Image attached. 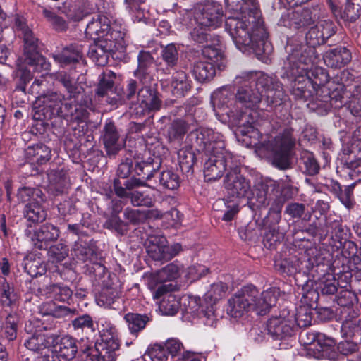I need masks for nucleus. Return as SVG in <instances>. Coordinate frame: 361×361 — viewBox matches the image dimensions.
Segmentation results:
<instances>
[{"instance_id": "nucleus-62", "label": "nucleus", "mask_w": 361, "mask_h": 361, "mask_svg": "<svg viewBox=\"0 0 361 361\" xmlns=\"http://www.w3.org/2000/svg\"><path fill=\"white\" fill-rule=\"evenodd\" d=\"M14 300L13 290L8 284L3 286V293L1 297L2 302L9 306Z\"/></svg>"}, {"instance_id": "nucleus-8", "label": "nucleus", "mask_w": 361, "mask_h": 361, "mask_svg": "<svg viewBox=\"0 0 361 361\" xmlns=\"http://www.w3.org/2000/svg\"><path fill=\"white\" fill-rule=\"evenodd\" d=\"M15 27L20 31L24 41L25 63L32 68L34 72L40 73V78L49 75L51 64L37 51V39L28 27L24 17H15Z\"/></svg>"}, {"instance_id": "nucleus-57", "label": "nucleus", "mask_w": 361, "mask_h": 361, "mask_svg": "<svg viewBox=\"0 0 361 361\" xmlns=\"http://www.w3.org/2000/svg\"><path fill=\"white\" fill-rule=\"evenodd\" d=\"M74 255L80 260L86 261L90 259L92 255V250L90 247L83 246L82 244H76L75 245Z\"/></svg>"}, {"instance_id": "nucleus-7", "label": "nucleus", "mask_w": 361, "mask_h": 361, "mask_svg": "<svg viewBox=\"0 0 361 361\" xmlns=\"http://www.w3.org/2000/svg\"><path fill=\"white\" fill-rule=\"evenodd\" d=\"M335 32L336 25L333 21L328 19L319 20L317 25L312 27L306 34L305 44L289 45L290 49H292L290 61H295L298 56H304V54H307L306 61H314L317 53L316 47L325 43Z\"/></svg>"}, {"instance_id": "nucleus-43", "label": "nucleus", "mask_w": 361, "mask_h": 361, "mask_svg": "<svg viewBox=\"0 0 361 361\" xmlns=\"http://www.w3.org/2000/svg\"><path fill=\"white\" fill-rule=\"evenodd\" d=\"M361 15V0H350L347 2L344 17L350 21H355Z\"/></svg>"}, {"instance_id": "nucleus-55", "label": "nucleus", "mask_w": 361, "mask_h": 361, "mask_svg": "<svg viewBox=\"0 0 361 361\" xmlns=\"http://www.w3.org/2000/svg\"><path fill=\"white\" fill-rule=\"evenodd\" d=\"M340 201L347 208L353 206V186H347L343 190H341L338 194Z\"/></svg>"}, {"instance_id": "nucleus-56", "label": "nucleus", "mask_w": 361, "mask_h": 361, "mask_svg": "<svg viewBox=\"0 0 361 361\" xmlns=\"http://www.w3.org/2000/svg\"><path fill=\"white\" fill-rule=\"evenodd\" d=\"M74 329H93L92 318L87 314H83L72 322Z\"/></svg>"}, {"instance_id": "nucleus-34", "label": "nucleus", "mask_w": 361, "mask_h": 361, "mask_svg": "<svg viewBox=\"0 0 361 361\" xmlns=\"http://www.w3.org/2000/svg\"><path fill=\"white\" fill-rule=\"evenodd\" d=\"M182 300H183L182 318L190 321L200 316V298L199 297L184 295L182 297Z\"/></svg>"}, {"instance_id": "nucleus-30", "label": "nucleus", "mask_w": 361, "mask_h": 361, "mask_svg": "<svg viewBox=\"0 0 361 361\" xmlns=\"http://www.w3.org/2000/svg\"><path fill=\"white\" fill-rule=\"evenodd\" d=\"M103 141L106 152L110 155L116 154L124 145L123 140L120 139L116 127L111 123L105 125Z\"/></svg>"}, {"instance_id": "nucleus-9", "label": "nucleus", "mask_w": 361, "mask_h": 361, "mask_svg": "<svg viewBox=\"0 0 361 361\" xmlns=\"http://www.w3.org/2000/svg\"><path fill=\"white\" fill-rule=\"evenodd\" d=\"M197 28L200 32L206 29L215 30L221 26L224 10L221 4L214 0H205L196 4L191 10Z\"/></svg>"}, {"instance_id": "nucleus-17", "label": "nucleus", "mask_w": 361, "mask_h": 361, "mask_svg": "<svg viewBox=\"0 0 361 361\" xmlns=\"http://www.w3.org/2000/svg\"><path fill=\"white\" fill-rule=\"evenodd\" d=\"M268 333L276 340H283L290 337L294 331L293 314L283 312L279 317H272L267 322Z\"/></svg>"}, {"instance_id": "nucleus-1", "label": "nucleus", "mask_w": 361, "mask_h": 361, "mask_svg": "<svg viewBox=\"0 0 361 361\" xmlns=\"http://www.w3.org/2000/svg\"><path fill=\"white\" fill-rule=\"evenodd\" d=\"M243 80L235 94V106L246 111H238L241 121L238 125L239 132L244 136L243 141L262 157L267 156L272 164L279 169H286L289 165L290 152L295 145L293 130L284 128L274 138L267 142V137L260 135L257 126L264 112L259 110L263 94L269 105H279L284 99L285 92L281 84L273 82L272 78L261 73H251L239 77ZM238 79V78H237Z\"/></svg>"}, {"instance_id": "nucleus-48", "label": "nucleus", "mask_w": 361, "mask_h": 361, "mask_svg": "<svg viewBox=\"0 0 361 361\" xmlns=\"http://www.w3.org/2000/svg\"><path fill=\"white\" fill-rule=\"evenodd\" d=\"M162 58L170 66H173L178 61V49L174 44H169L162 50Z\"/></svg>"}, {"instance_id": "nucleus-53", "label": "nucleus", "mask_w": 361, "mask_h": 361, "mask_svg": "<svg viewBox=\"0 0 361 361\" xmlns=\"http://www.w3.org/2000/svg\"><path fill=\"white\" fill-rule=\"evenodd\" d=\"M51 185H53L56 192L60 193L63 192L64 188L66 186L67 182L65 174L61 172L51 173L49 176Z\"/></svg>"}, {"instance_id": "nucleus-19", "label": "nucleus", "mask_w": 361, "mask_h": 361, "mask_svg": "<svg viewBox=\"0 0 361 361\" xmlns=\"http://www.w3.org/2000/svg\"><path fill=\"white\" fill-rule=\"evenodd\" d=\"M315 16L311 8L299 7L283 14L279 23L284 27L297 30L310 25Z\"/></svg>"}, {"instance_id": "nucleus-15", "label": "nucleus", "mask_w": 361, "mask_h": 361, "mask_svg": "<svg viewBox=\"0 0 361 361\" xmlns=\"http://www.w3.org/2000/svg\"><path fill=\"white\" fill-rule=\"evenodd\" d=\"M224 184L228 192L233 197L248 200L251 183L250 180L240 173V169L238 165L231 167V171L226 173Z\"/></svg>"}, {"instance_id": "nucleus-5", "label": "nucleus", "mask_w": 361, "mask_h": 361, "mask_svg": "<svg viewBox=\"0 0 361 361\" xmlns=\"http://www.w3.org/2000/svg\"><path fill=\"white\" fill-rule=\"evenodd\" d=\"M60 81L69 94L68 99L57 92H51L43 97V104L49 108L53 114L70 117L71 121L81 122L87 118V109L90 102L85 100L83 104L79 103L83 98L81 88L75 85L74 79L68 75L61 76Z\"/></svg>"}, {"instance_id": "nucleus-33", "label": "nucleus", "mask_w": 361, "mask_h": 361, "mask_svg": "<svg viewBox=\"0 0 361 361\" xmlns=\"http://www.w3.org/2000/svg\"><path fill=\"white\" fill-rule=\"evenodd\" d=\"M56 341L55 336L45 334H35L25 342L26 348L34 352H39L51 348Z\"/></svg>"}, {"instance_id": "nucleus-51", "label": "nucleus", "mask_w": 361, "mask_h": 361, "mask_svg": "<svg viewBox=\"0 0 361 361\" xmlns=\"http://www.w3.org/2000/svg\"><path fill=\"white\" fill-rule=\"evenodd\" d=\"M138 68L137 70V75L145 74L146 68L153 63V58L149 52L141 51L138 57Z\"/></svg>"}, {"instance_id": "nucleus-54", "label": "nucleus", "mask_w": 361, "mask_h": 361, "mask_svg": "<svg viewBox=\"0 0 361 361\" xmlns=\"http://www.w3.org/2000/svg\"><path fill=\"white\" fill-rule=\"evenodd\" d=\"M147 356L151 361H167V356L164 349L159 345H155L149 349Z\"/></svg>"}, {"instance_id": "nucleus-45", "label": "nucleus", "mask_w": 361, "mask_h": 361, "mask_svg": "<svg viewBox=\"0 0 361 361\" xmlns=\"http://www.w3.org/2000/svg\"><path fill=\"white\" fill-rule=\"evenodd\" d=\"M30 150H33V161H36L38 164H43L48 161L51 158V149L46 145H37Z\"/></svg>"}, {"instance_id": "nucleus-31", "label": "nucleus", "mask_w": 361, "mask_h": 361, "mask_svg": "<svg viewBox=\"0 0 361 361\" xmlns=\"http://www.w3.org/2000/svg\"><path fill=\"white\" fill-rule=\"evenodd\" d=\"M216 65L207 61H194L190 64V71L195 78L200 82L212 80L216 75Z\"/></svg>"}, {"instance_id": "nucleus-58", "label": "nucleus", "mask_w": 361, "mask_h": 361, "mask_svg": "<svg viewBox=\"0 0 361 361\" xmlns=\"http://www.w3.org/2000/svg\"><path fill=\"white\" fill-rule=\"evenodd\" d=\"M336 348L341 353L348 355L356 351L357 346L354 342L345 340L341 341L338 344Z\"/></svg>"}, {"instance_id": "nucleus-14", "label": "nucleus", "mask_w": 361, "mask_h": 361, "mask_svg": "<svg viewBox=\"0 0 361 361\" xmlns=\"http://www.w3.org/2000/svg\"><path fill=\"white\" fill-rule=\"evenodd\" d=\"M279 192V183L267 178L257 179L251 189L247 202L250 207H266L271 196L277 197Z\"/></svg>"}, {"instance_id": "nucleus-27", "label": "nucleus", "mask_w": 361, "mask_h": 361, "mask_svg": "<svg viewBox=\"0 0 361 361\" xmlns=\"http://www.w3.org/2000/svg\"><path fill=\"white\" fill-rule=\"evenodd\" d=\"M111 42L104 40L94 41L89 47L88 56L98 66H104L108 61L109 51L111 49Z\"/></svg>"}, {"instance_id": "nucleus-44", "label": "nucleus", "mask_w": 361, "mask_h": 361, "mask_svg": "<svg viewBox=\"0 0 361 361\" xmlns=\"http://www.w3.org/2000/svg\"><path fill=\"white\" fill-rule=\"evenodd\" d=\"M68 248L61 243L51 246L49 251V260L52 263H59L62 262L68 256Z\"/></svg>"}, {"instance_id": "nucleus-16", "label": "nucleus", "mask_w": 361, "mask_h": 361, "mask_svg": "<svg viewBox=\"0 0 361 361\" xmlns=\"http://www.w3.org/2000/svg\"><path fill=\"white\" fill-rule=\"evenodd\" d=\"M312 341L307 343L301 336V341L304 344L307 345L309 354L317 359L334 360L336 357V346L335 341L326 337L325 335L319 334L317 337L314 334H310Z\"/></svg>"}, {"instance_id": "nucleus-46", "label": "nucleus", "mask_w": 361, "mask_h": 361, "mask_svg": "<svg viewBox=\"0 0 361 361\" xmlns=\"http://www.w3.org/2000/svg\"><path fill=\"white\" fill-rule=\"evenodd\" d=\"M165 348L173 361H180V341L177 338H170L165 341Z\"/></svg>"}, {"instance_id": "nucleus-61", "label": "nucleus", "mask_w": 361, "mask_h": 361, "mask_svg": "<svg viewBox=\"0 0 361 361\" xmlns=\"http://www.w3.org/2000/svg\"><path fill=\"white\" fill-rule=\"evenodd\" d=\"M116 351L102 348L99 357L95 360H92V361H116L117 357Z\"/></svg>"}, {"instance_id": "nucleus-59", "label": "nucleus", "mask_w": 361, "mask_h": 361, "mask_svg": "<svg viewBox=\"0 0 361 361\" xmlns=\"http://www.w3.org/2000/svg\"><path fill=\"white\" fill-rule=\"evenodd\" d=\"M151 164H152L151 159H149V160L147 161L137 162L136 165H135V170H136V173H137V175L140 176L141 174H146V173L144 171V170H145V169H147V171L150 172V173H149V174L147 173V179L150 178L153 176V174L152 173L154 171V169H151L152 168Z\"/></svg>"}, {"instance_id": "nucleus-36", "label": "nucleus", "mask_w": 361, "mask_h": 361, "mask_svg": "<svg viewBox=\"0 0 361 361\" xmlns=\"http://www.w3.org/2000/svg\"><path fill=\"white\" fill-rule=\"evenodd\" d=\"M326 226L331 229V237L341 243L342 240H347L348 229L341 225L339 219L331 220V217H329L326 220Z\"/></svg>"}, {"instance_id": "nucleus-40", "label": "nucleus", "mask_w": 361, "mask_h": 361, "mask_svg": "<svg viewBox=\"0 0 361 361\" xmlns=\"http://www.w3.org/2000/svg\"><path fill=\"white\" fill-rule=\"evenodd\" d=\"M209 269L202 264H196L190 267L185 273V283L183 286H188L192 282L200 279L202 276L207 274Z\"/></svg>"}, {"instance_id": "nucleus-39", "label": "nucleus", "mask_w": 361, "mask_h": 361, "mask_svg": "<svg viewBox=\"0 0 361 361\" xmlns=\"http://www.w3.org/2000/svg\"><path fill=\"white\" fill-rule=\"evenodd\" d=\"M126 31L123 19H116L110 24L108 37L105 39L109 42H119L124 38Z\"/></svg>"}, {"instance_id": "nucleus-22", "label": "nucleus", "mask_w": 361, "mask_h": 361, "mask_svg": "<svg viewBox=\"0 0 361 361\" xmlns=\"http://www.w3.org/2000/svg\"><path fill=\"white\" fill-rule=\"evenodd\" d=\"M98 326H99L102 338V343L99 344L100 347L110 350H118L120 344L115 326L105 318L99 319Z\"/></svg>"}, {"instance_id": "nucleus-11", "label": "nucleus", "mask_w": 361, "mask_h": 361, "mask_svg": "<svg viewBox=\"0 0 361 361\" xmlns=\"http://www.w3.org/2000/svg\"><path fill=\"white\" fill-rule=\"evenodd\" d=\"M190 35L197 43H207L202 49L203 58L208 62L215 63L218 69H222L224 67V54L219 38L209 35L206 32H200L197 27L193 29Z\"/></svg>"}, {"instance_id": "nucleus-50", "label": "nucleus", "mask_w": 361, "mask_h": 361, "mask_svg": "<svg viewBox=\"0 0 361 361\" xmlns=\"http://www.w3.org/2000/svg\"><path fill=\"white\" fill-rule=\"evenodd\" d=\"M131 202L135 207H151L152 200L150 197L139 191H134L130 195Z\"/></svg>"}, {"instance_id": "nucleus-23", "label": "nucleus", "mask_w": 361, "mask_h": 361, "mask_svg": "<svg viewBox=\"0 0 361 361\" xmlns=\"http://www.w3.org/2000/svg\"><path fill=\"white\" fill-rule=\"evenodd\" d=\"M109 27V20L104 16H98L87 24L85 35L93 41L104 40L108 37Z\"/></svg>"}, {"instance_id": "nucleus-3", "label": "nucleus", "mask_w": 361, "mask_h": 361, "mask_svg": "<svg viewBox=\"0 0 361 361\" xmlns=\"http://www.w3.org/2000/svg\"><path fill=\"white\" fill-rule=\"evenodd\" d=\"M199 150L202 152L204 176L206 181L220 178L224 173L231 171L233 164L230 154L224 151L222 135L211 128H202L196 133Z\"/></svg>"}, {"instance_id": "nucleus-13", "label": "nucleus", "mask_w": 361, "mask_h": 361, "mask_svg": "<svg viewBox=\"0 0 361 361\" xmlns=\"http://www.w3.org/2000/svg\"><path fill=\"white\" fill-rule=\"evenodd\" d=\"M233 99V92L227 87H221L216 90L211 97V102L216 116L226 115L229 121L238 126L242 118L238 116L235 101L234 102Z\"/></svg>"}, {"instance_id": "nucleus-35", "label": "nucleus", "mask_w": 361, "mask_h": 361, "mask_svg": "<svg viewBox=\"0 0 361 361\" xmlns=\"http://www.w3.org/2000/svg\"><path fill=\"white\" fill-rule=\"evenodd\" d=\"M72 294V290L68 286L59 284L48 286L45 293L47 298L63 302H68Z\"/></svg>"}, {"instance_id": "nucleus-52", "label": "nucleus", "mask_w": 361, "mask_h": 361, "mask_svg": "<svg viewBox=\"0 0 361 361\" xmlns=\"http://www.w3.org/2000/svg\"><path fill=\"white\" fill-rule=\"evenodd\" d=\"M305 211V207L303 204L292 202L287 204L285 213L288 214L291 218L299 219L301 218Z\"/></svg>"}, {"instance_id": "nucleus-60", "label": "nucleus", "mask_w": 361, "mask_h": 361, "mask_svg": "<svg viewBox=\"0 0 361 361\" xmlns=\"http://www.w3.org/2000/svg\"><path fill=\"white\" fill-rule=\"evenodd\" d=\"M283 201H282L281 199H276L269 209V214H273L274 215L276 223H279L281 220V212L283 208Z\"/></svg>"}, {"instance_id": "nucleus-4", "label": "nucleus", "mask_w": 361, "mask_h": 361, "mask_svg": "<svg viewBox=\"0 0 361 361\" xmlns=\"http://www.w3.org/2000/svg\"><path fill=\"white\" fill-rule=\"evenodd\" d=\"M291 55L292 49H290L283 68L284 75L291 81L290 85L293 94L296 97L303 96L309 84L317 87L329 85L327 88L330 90L328 73L324 68L316 66L319 61L317 53L314 61H306L307 54H304V56H298L295 61L291 62L290 60Z\"/></svg>"}, {"instance_id": "nucleus-29", "label": "nucleus", "mask_w": 361, "mask_h": 361, "mask_svg": "<svg viewBox=\"0 0 361 361\" xmlns=\"http://www.w3.org/2000/svg\"><path fill=\"white\" fill-rule=\"evenodd\" d=\"M56 341L51 345L53 350L59 354V356L66 359H73L78 352L75 340L69 336L61 338L55 336Z\"/></svg>"}, {"instance_id": "nucleus-37", "label": "nucleus", "mask_w": 361, "mask_h": 361, "mask_svg": "<svg viewBox=\"0 0 361 361\" xmlns=\"http://www.w3.org/2000/svg\"><path fill=\"white\" fill-rule=\"evenodd\" d=\"M124 319L131 334H136L145 327L147 317L139 314L128 313L125 315Z\"/></svg>"}, {"instance_id": "nucleus-25", "label": "nucleus", "mask_w": 361, "mask_h": 361, "mask_svg": "<svg viewBox=\"0 0 361 361\" xmlns=\"http://www.w3.org/2000/svg\"><path fill=\"white\" fill-rule=\"evenodd\" d=\"M97 304L104 308L121 310L122 308V299L119 296V292L116 288L106 287L97 295L95 298Z\"/></svg>"}, {"instance_id": "nucleus-64", "label": "nucleus", "mask_w": 361, "mask_h": 361, "mask_svg": "<svg viewBox=\"0 0 361 361\" xmlns=\"http://www.w3.org/2000/svg\"><path fill=\"white\" fill-rule=\"evenodd\" d=\"M18 73H20V81L23 83V86L21 87V90L23 91L25 90V85L28 83L32 78L33 75L31 73L30 68L27 69V68H19Z\"/></svg>"}, {"instance_id": "nucleus-20", "label": "nucleus", "mask_w": 361, "mask_h": 361, "mask_svg": "<svg viewBox=\"0 0 361 361\" xmlns=\"http://www.w3.org/2000/svg\"><path fill=\"white\" fill-rule=\"evenodd\" d=\"M163 297L159 304V310L163 315L172 316L176 314L180 304V296L178 291L169 290L166 285H161L153 293L154 299Z\"/></svg>"}, {"instance_id": "nucleus-21", "label": "nucleus", "mask_w": 361, "mask_h": 361, "mask_svg": "<svg viewBox=\"0 0 361 361\" xmlns=\"http://www.w3.org/2000/svg\"><path fill=\"white\" fill-rule=\"evenodd\" d=\"M147 252L154 260H169L175 255L173 250L167 245L163 236H153L149 238Z\"/></svg>"}, {"instance_id": "nucleus-6", "label": "nucleus", "mask_w": 361, "mask_h": 361, "mask_svg": "<svg viewBox=\"0 0 361 361\" xmlns=\"http://www.w3.org/2000/svg\"><path fill=\"white\" fill-rule=\"evenodd\" d=\"M279 290L269 288L262 293L252 285L243 286L228 301L227 314L234 318H239L250 310L256 311L258 314H265L276 305Z\"/></svg>"}, {"instance_id": "nucleus-41", "label": "nucleus", "mask_w": 361, "mask_h": 361, "mask_svg": "<svg viewBox=\"0 0 361 361\" xmlns=\"http://www.w3.org/2000/svg\"><path fill=\"white\" fill-rule=\"evenodd\" d=\"M295 326L299 327H307L312 323V312L307 306H300L297 309L296 313L293 314Z\"/></svg>"}, {"instance_id": "nucleus-63", "label": "nucleus", "mask_w": 361, "mask_h": 361, "mask_svg": "<svg viewBox=\"0 0 361 361\" xmlns=\"http://www.w3.org/2000/svg\"><path fill=\"white\" fill-rule=\"evenodd\" d=\"M73 313L72 310L64 305H59L51 310L49 314H52L56 318H63L71 315Z\"/></svg>"}, {"instance_id": "nucleus-49", "label": "nucleus", "mask_w": 361, "mask_h": 361, "mask_svg": "<svg viewBox=\"0 0 361 361\" xmlns=\"http://www.w3.org/2000/svg\"><path fill=\"white\" fill-rule=\"evenodd\" d=\"M302 160L307 174L312 176L319 172V166L312 153L307 152L303 156Z\"/></svg>"}, {"instance_id": "nucleus-26", "label": "nucleus", "mask_w": 361, "mask_h": 361, "mask_svg": "<svg viewBox=\"0 0 361 361\" xmlns=\"http://www.w3.org/2000/svg\"><path fill=\"white\" fill-rule=\"evenodd\" d=\"M83 46L79 44H71L53 54L54 61L61 66L78 61L82 57Z\"/></svg>"}, {"instance_id": "nucleus-10", "label": "nucleus", "mask_w": 361, "mask_h": 361, "mask_svg": "<svg viewBox=\"0 0 361 361\" xmlns=\"http://www.w3.org/2000/svg\"><path fill=\"white\" fill-rule=\"evenodd\" d=\"M115 73L111 71L104 72L99 77V82L97 88V94L100 97L107 96L111 100L108 101L110 104H117L118 102H125L131 99L136 93L137 85L133 80L128 82L126 90L118 91L116 96L110 97V95L115 94L114 92Z\"/></svg>"}, {"instance_id": "nucleus-18", "label": "nucleus", "mask_w": 361, "mask_h": 361, "mask_svg": "<svg viewBox=\"0 0 361 361\" xmlns=\"http://www.w3.org/2000/svg\"><path fill=\"white\" fill-rule=\"evenodd\" d=\"M227 286L219 282L211 286L210 289L204 295V300L207 303V306L202 310V313L206 318L205 324L210 326H215L218 321V316L215 313L214 305L222 298L226 290Z\"/></svg>"}, {"instance_id": "nucleus-42", "label": "nucleus", "mask_w": 361, "mask_h": 361, "mask_svg": "<svg viewBox=\"0 0 361 361\" xmlns=\"http://www.w3.org/2000/svg\"><path fill=\"white\" fill-rule=\"evenodd\" d=\"M142 184V182L136 178H132L130 180H126L125 183H123V185L125 187L122 186V184L118 180H116L114 181V191L116 194L120 197H125L128 195L126 190H131L134 188L139 186Z\"/></svg>"}, {"instance_id": "nucleus-28", "label": "nucleus", "mask_w": 361, "mask_h": 361, "mask_svg": "<svg viewBox=\"0 0 361 361\" xmlns=\"http://www.w3.org/2000/svg\"><path fill=\"white\" fill-rule=\"evenodd\" d=\"M351 60V53L345 47L332 49L324 55V61L327 66L340 68L348 64Z\"/></svg>"}, {"instance_id": "nucleus-38", "label": "nucleus", "mask_w": 361, "mask_h": 361, "mask_svg": "<svg viewBox=\"0 0 361 361\" xmlns=\"http://www.w3.org/2000/svg\"><path fill=\"white\" fill-rule=\"evenodd\" d=\"M317 288L323 295H333L337 291V283L331 273L324 274L318 281Z\"/></svg>"}, {"instance_id": "nucleus-32", "label": "nucleus", "mask_w": 361, "mask_h": 361, "mask_svg": "<svg viewBox=\"0 0 361 361\" xmlns=\"http://www.w3.org/2000/svg\"><path fill=\"white\" fill-rule=\"evenodd\" d=\"M59 237L58 228L52 224H44L37 229L33 236L32 240H37L35 246L39 249H45L47 243L55 240Z\"/></svg>"}, {"instance_id": "nucleus-24", "label": "nucleus", "mask_w": 361, "mask_h": 361, "mask_svg": "<svg viewBox=\"0 0 361 361\" xmlns=\"http://www.w3.org/2000/svg\"><path fill=\"white\" fill-rule=\"evenodd\" d=\"M137 101L141 110L137 111V114H144L147 111H157L161 104L157 92L147 86L138 92Z\"/></svg>"}, {"instance_id": "nucleus-12", "label": "nucleus", "mask_w": 361, "mask_h": 361, "mask_svg": "<svg viewBox=\"0 0 361 361\" xmlns=\"http://www.w3.org/2000/svg\"><path fill=\"white\" fill-rule=\"evenodd\" d=\"M18 198L26 202L24 213L29 221L37 223L46 219L47 213L41 205L44 197L40 189L23 188L18 191Z\"/></svg>"}, {"instance_id": "nucleus-47", "label": "nucleus", "mask_w": 361, "mask_h": 361, "mask_svg": "<svg viewBox=\"0 0 361 361\" xmlns=\"http://www.w3.org/2000/svg\"><path fill=\"white\" fill-rule=\"evenodd\" d=\"M159 180L163 186L171 190L179 187L178 177L171 171H163L160 175Z\"/></svg>"}, {"instance_id": "nucleus-2", "label": "nucleus", "mask_w": 361, "mask_h": 361, "mask_svg": "<svg viewBox=\"0 0 361 361\" xmlns=\"http://www.w3.org/2000/svg\"><path fill=\"white\" fill-rule=\"evenodd\" d=\"M243 6L235 16H229L225 30L237 49L244 53H254L258 58L271 51L267 33L261 18L256 0H242Z\"/></svg>"}]
</instances>
